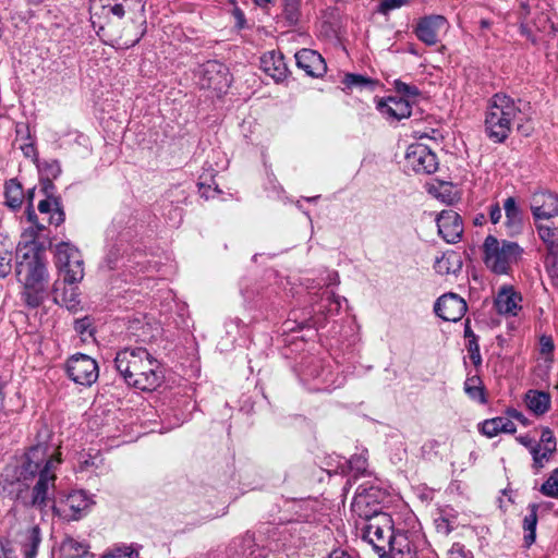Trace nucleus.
Here are the masks:
<instances>
[{
  "label": "nucleus",
  "instance_id": "nucleus-1",
  "mask_svg": "<svg viewBox=\"0 0 558 558\" xmlns=\"http://www.w3.org/2000/svg\"><path fill=\"white\" fill-rule=\"evenodd\" d=\"M61 462V451L48 439L31 446L16 465L5 469L7 480L12 476L16 482L25 483V486L37 477L32 488L19 489L16 499L26 508L45 512L54 498L56 471Z\"/></svg>",
  "mask_w": 558,
  "mask_h": 558
},
{
  "label": "nucleus",
  "instance_id": "nucleus-2",
  "mask_svg": "<svg viewBox=\"0 0 558 558\" xmlns=\"http://www.w3.org/2000/svg\"><path fill=\"white\" fill-rule=\"evenodd\" d=\"M23 234L16 248V276L23 283L22 298L31 308L38 307L45 299L48 272L44 245Z\"/></svg>",
  "mask_w": 558,
  "mask_h": 558
},
{
  "label": "nucleus",
  "instance_id": "nucleus-3",
  "mask_svg": "<svg viewBox=\"0 0 558 558\" xmlns=\"http://www.w3.org/2000/svg\"><path fill=\"white\" fill-rule=\"evenodd\" d=\"M114 366L128 386L142 391L155 390L163 379L159 361L142 347L120 350Z\"/></svg>",
  "mask_w": 558,
  "mask_h": 558
},
{
  "label": "nucleus",
  "instance_id": "nucleus-4",
  "mask_svg": "<svg viewBox=\"0 0 558 558\" xmlns=\"http://www.w3.org/2000/svg\"><path fill=\"white\" fill-rule=\"evenodd\" d=\"M520 111L513 98L502 93L495 94L486 112L487 136L495 143L505 142L511 131L512 121Z\"/></svg>",
  "mask_w": 558,
  "mask_h": 558
},
{
  "label": "nucleus",
  "instance_id": "nucleus-5",
  "mask_svg": "<svg viewBox=\"0 0 558 558\" xmlns=\"http://www.w3.org/2000/svg\"><path fill=\"white\" fill-rule=\"evenodd\" d=\"M484 260L486 266L495 274H508L512 264H515L523 254V248L512 241H499L488 235L484 242Z\"/></svg>",
  "mask_w": 558,
  "mask_h": 558
},
{
  "label": "nucleus",
  "instance_id": "nucleus-6",
  "mask_svg": "<svg viewBox=\"0 0 558 558\" xmlns=\"http://www.w3.org/2000/svg\"><path fill=\"white\" fill-rule=\"evenodd\" d=\"M365 521L361 529V536L372 545L378 556L393 547L399 535H410L405 531H395L391 517L388 513L373 515Z\"/></svg>",
  "mask_w": 558,
  "mask_h": 558
},
{
  "label": "nucleus",
  "instance_id": "nucleus-7",
  "mask_svg": "<svg viewBox=\"0 0 558 558\" xmlns=\"http://www.w3.org/2000/svg\"><path fill=\"white\" fill-rule=\"evenodd\" d=\"M56 265L64 274L63 283L75 284L84 277L83 259L80 251L70 243L56 246Z\"/></svg>",
  "mask_w": 558,
  "mask_h": 558
},
{
  "label": "nucleus",
  "instance_id": "nucleus-8",
  "mask_svg": "<svg viewBox=\"0 0 558 558\" xmlns=\"http://www.w3.org/2000/svg\"><path fill=\"white\" fill-rule=\"evenodd\" d=\"M385 493L376 486L361 484L356 488L352 500V510L362 519L368 520L373 515L386 514L380 511V502Z\"/></svg>",
  "mask_w": 558,
  "mask_h": 558
},
{
  "label": "nucleus",
  "instance_id": "nucleus-9",
  "mask_svg": "<svg viewBox=\"0 0 558 558\" xmlns=\"http://www.w3.org/2000/svg\"><path fill=\"white\" fill-rule=\"evenodd\" d=\"M65 372L71 380L82 386H92L99 376V367L92 356L75 353L66 360Z\"/></svg>",
  "mask_w": 558,
  "mask_h": 558
},
{
  "label": "nucleus",
  "instance_id": "nucleus-10",
  "mask_svg": "<svg viewBox=\"0 0 558 558\" xmlns=\"http://www.w3.org/2000/svg\"><path fill=\"white\" fill-rule=\"evenodd\" d=\"M530 208L534 226L538 232V226H550L553 218L558 217V195L550 191H537L531 196Z\"/></svg>",
  "mask_w": 558,
  "mask_h": 558
},
{
  "label": "nucleus",
  "instance_id": "nucleus-11",
  "mask_svg": "<svg viewBox=\"0 0 558 558\" xmlns=\"http://www.w3.org/2000/svg\"><path fill=\"white\" fill-rule=\"evenodd\" d=\"M405 166L415 173L432 174L438 169V159L426 145L416 143L407 149Z\"/></svg>",
  "mask_w": 558,
  "mask_h": 558
},
{
  "label": "nucleus",
  "instance_id": "nucleus-12",
  "mask_svg": "<svg viewBox=\"0 0 558 558\" xmlns=\"http://www.w3.org/2000/svg\"><path fill=\"white\" fill-rule=\"evenodd\" d=\"M466 311V302L460 295L452 292L439 296L434 304L435 314L446 322L460 320Z\"/></svg>",
  "mask_w": 558,
  "mask_h": 558
},
{
  "label": "nucleus",
  "instance_id": "nucleus-13",
  "mask_svg": "<svg viewBox=\"0 0 558 558\" xmlns=\"http://www.w3.org/2000/svg\"><path fill=\"white\" fill-rule=\"evenodd\" d=\"M438 234L447 243H457L463 233V222L460 215L452 210H442L436 218Z\"/></svg>",
  "mask_w": 558,
  "mask_h": 558
},
{
  "label": "nucleus",
  "instance_id": "nucleus-14",
  "mask_svg": "<svg viewBox=\"0 0 558 558\" xmlns=\"http://www.w3.org/2000/svg\"><path fill=\"white\" fill-rule=\"evenodd\" d=\"M447 28V20L442 15H429L422 17L415 28L416 37L427 46H435L438 43V34Z\"/></svg>",
  "mask_w": 558,
  "mask_h": 558
},
{
  "label": "nucleus",
  "instance_id": "nucleus-15",
  "mask_svg": "<svg viewBox=\"0 0 558 558\" xmlns=\"http://www.w3.org/2000/svg\"><path fill=\"white\" fill-rule=\"evenodd\" d=\"M201 85L203 88L221 90L229 83L228 69L217 60H209L203 64L201 70Z\"/></svg>",
  "mask_w": 558,
  "mask_h": 558
},
{
  "label": "nucleus",
  "instance_id": "nucleus-16",
  "mask_svg": "<svg viewBox=\"0 0 558 558\" xmlns=\"http://www.w3.org/2000/svg\"><path fill=\"white\" fill-rule=\"evenodd\" d=\"M90 499L84 490H73L70 493L65 499V507L69 508L70 512H66V509L60 510L56 505L54 500L50 502L48 508H51L52 511L63 517L66 520H78L82 513L90 506Z\"/></svg>",
  "mask_w": 558,
  "mask_h": 558
},
{
  "label": "nucleus",
  "instance_id": "nucleus-17",
  "mask_svg": "<svg viewBox=\"0 0 558 558\" xmlns=\"http://www.w3.org/2000/svg\"><path fill=\"white\" fill-rule=\"evenodd\" d=\"M296 65L308 76H323L327 70L324 58L315 50L303 48L295 53Z\"/></svg>",
  "mask_w": 558,
  "mask_h": 558
},
{
  "label": "nucleus",
  "instance_id": "nucleus-18",
  "mask_svg": "<svg viewBox=\"0 0 558 558\" xmlns=\"http://www.w3.org/2000/svg\"><path fill=\"white\" fill-rule=\"evenodd\" d=\"M377 110L386 118L400 121L411 116V105L401 97H388L379 99L376 105Z\"/></svg>",
  "mask_w": 558,
  "mask_h": 558
},
{
  "label": "nucleus",
  "instance_id": "nucleus-19",
  "mask_svg": "<svg viewBox=\"0 0 558 558\" xmlns=\"http://www.w3.org/2000/svg\"><path fill=\"white\" fill-rule=\"evenodd\" d=\"M41 530L36 524H28L17 534V543L24 558H36L41 543Z\"/></svg>",
  "mask_w": 558,
  "mask_h": 558
},
{
  "label": "nucleus",
  "instance_id": "nucleus-20",
  "mask_svg": "<svg viewBox=\"0 0 558 558\" xmlns=\"http://www.w3.org/2000/svg\"><path fill=\"white\" fill-rule=\"evenodd\" d=\"M522 296L512 287H502L496 298L495 307L496 311L501 315L515 316L521 310Z\"/></svg>",
  "mask_w": 558,
  "mask_h": 558
},
{
  "label": "nucleus",
  "instance_id": "nucleus-21",
  "mask_svg": "<svg viewBox=\"0 0 558 558\" xmlns=\"http://www.w3.org/2000/svg\"><path fill=\"white\" fill-rule=\"evenodd\" d=\"M260 65L265 73L271 76L276 82H281L287 77L288 68L283 56L276 51H269L260 58Z\"/></svg>",
  "mask_w": 558,
  "mask_h": 558
},
{
  "label": "nucleus",
  "instance_id": "nucleus-22",
  "mask_svg": "<svg viewBox=\"0 0 558 558\" xmlns=\"http://www.w3.org/2000/svg\"><path fill=\"white\" fill-rule=\"evenodd\" d=\"M379 558H417V549L411 535H399L395 546L381 553Z\"/></svg>",
  "mask_w": 558,
  "mask_h": 558
},
{
  "label": "nucleus",
  "instance_id": "nucleus-23",
  "mask_svg": "<svg viewBox=\"0 0 558 558\" xmlns=\"http://www.w3.org/2000/svg\"><path fill=\"white\" fill-rule=\"evenodd\" d=\"M504 210L506 215V227L511 234L520 233L523 228V210L512 196L504 202Z\"/></svg>",
  "mask_w": 558,
  "mask_h": 558
},
{
  "label": "nucleus",
  "instance_id": "nucleus-24",
  "mask_svg": "<svg viewBox=\"0 0 558 558\" xmlns=\"http://www.w3.org/2000/svg\"><path fill=\"white\" fill-rule=\"evenodd\" d=\"M480 430L483 435L492 438L497 436L499 433L513 434L517 430V426L509 417L497 416L485 420L481 424Z\"/></svg>",
  "mask_w": 558,
  "mask_h": 558
},
{
  "label": "nucleus",
  "instance_id": "nucleus-25",
  "mask_svg": "<svg viewBox=\"0 0 558 558\" xmlns=\"http://www.w3.org/2000/svg\"><path fill=\"white\" fill-rule=\"evenodd\" d=\"M126 245L121 241L109 248L101 267L108 270L129 267L128 263L131 262L130 256L126 254Z\"/></svg>",
  "mask_w": 558,
  "mask_h": 558
},
{
  "label": "nucleus",
  "instance_id": "nucleus-26",
  "mask_svg": "<svg viewBox=\"0 0 558 558\" xmlns=\"http://www.w3.org/2000/svg\"><path fill=\"white\" fill-rule=\"evenodd\" d=\"M434 269L439 275H457L462 269L461 256L454 251H448L436 258Z\"/></svg>",
  "mask_w": 558,
  "mask_h": 558
},
{
  "label": "nucleus",
  "instance_id": "nucleus-27",
  "mask_svg": "<svg viewBox=\"0 0 558 558\" xmlns=\"http://www.w3.org/2000/svg\"><path fill=\"white\" fill-rule=\"evenodd\" d=\"M525 404L535 415H543L550 409V395L539 390H529L525 393Z\"/></svg>",
  "mask_w": 558,
  "mask_h": 558
},
{
  "label": "nucleus",
  "instance_id": "nucleus-28",
  "mask_svg": "<svg viewBox=\"0 0 558 558\" xmlns=\"http://www.w3.org/2000/svg\"><path fill=\"white\" fill-rule=\"evenodd\" d=\"M341 308V298L333 292L325 290L322 293L320 301L316 303L313 311L322 314L325 318L339 313Z\"/></svg>",
  "mask_w": 558,
  "mask_h": 558
},
{
  "label": "nucleus",
  "instance_id": "nucleus-29",
  "mask_svg": "<svg viewBox=\"0 0 558 558\" xmlns=\"http://www.w3.org/2000/svg\"><path fill=\"white\" fill-rule=\"evenodd\" d=\"M69 286V288L64 287L62 291H60V288L57 286V283L54 284V301L62 304L70 311H75L80 305L77 287L74 284Z\"/></svg>",
  "mask_w": 558,
  "mask_h": 558
},
{
  "label": "nucleus",
  "instance_id": "nucleus-30",
  "mask_svg": "<svg viewBox=\"0 0 558 558\" xmlns=\"http://www.w3.org/2000/svg\"><path fill=\"white\" fill-rule=\"evenodd\" d=\"M539 506L537 504L529 505V514L523 519V530L525 532L524 543L530 547L536 539V525H537V511Z\"/></svg>",
  "mask_w": 558,
  "mask_h": 558
},
{
  "label": "nucleus",
  "instance_id": "nucleus-31",
  "mask_svg": "<svg viewBox=\"0 0 558 558\" xmlns=\"http://www.w3.org/2000/svg\"><path fill=\"white\" fill-rule=\"evenodd\" d=\"M89 546L85 542L66 537L60 546L62 558H83L88 554Z\"/></svg>",
  "mask_w": 558,
  "mask_h": 558
},
{
  "label": "nucleus",
  "instance_id": "nucleus-32",
  "mask_svg": "<svg viewBox=\"0 0 558 558\" xmlns=\"http://www.w3.org/2000/svg\"><path fill=\"white\" fill-rule=\"evenodd\" d=\"M434 524L438 534L449 535L457 527V517L453 514V509H441L438 517L434 519Z\"/></svg>",
  "mask_w": 558,
  "mask_h": 558
},
{
  "label": "nucleus",
  "instance_id": "nucleus-33",
  "mask_svg": "<svg viewBox=\"0 0 558 558\" xmlns=\"http://www.w3.org/2000/svg\"><path fill=\"white\" fill-rule=\"evenodd\" d=\"M4 195L5 204L10 208L16 209L21 207L24 198V193L21 183L16 179H10L9 181L5 182Z\"/></svg>",
  "mask_w": 558,
  "mask_h": 558
},
{
  "label": "nucleus",
  "instance_id": "nucleus-34",
  "mask_svg": "<svg viewBox=\"0 0 558 558\" xmlns=\"http://www.w3.org/2000/svg\"><path fill=\"white\" fill-rule=\"evenodd\" d=\"M464 392L470 399L480 402L481 404L487 403L485 387L482 379L476 376H469L464 381Z\"/></svg>",
  "mask_w": 558,
  "mask_h": 558
},
{
  "label": "nucleus",
  "instance_id": "nucleus-35",
  "mask_svg": "<svg viewBox=\"0 0 558 558\" xmlns=\"http://www.w3.org/2000/svg\"><path fill=\"white\" fill-rule=\"evenodd\" d=\"M538 238L546 246V251L558 257V235L554 226H538Z\"/></svg>",
  "mask_w": 558,
  "mask_h": 558
},
{
  "label": "nucleus",
  "instance_id": "nucleus-36",
  "mask_svg": "<svg viewBox=\"0 0 558 558\" xmlns=\"http://www.w3.org/2000/svg\"><path fill=\"white\" fill-rule=\"evenodd\" d=\"M342 83L349 89L359 88V89H371L372 90L377 85V81L372 80L362 74H354V73L345 74Z\"/></svg>",
  "mask_w": 558,
  "mask_h": 558
},
{
  "label": "nucleus",
  "instance_id": "nucleus-37",
  "mask_svg": "<svg viewBox=\"0 0 558 558\" xmlns=\"http://www.w3.org/2000/svg\"><path fill=\"white\" fill-rule=\"evenodd\" d=\"M556 452V450H551L550 448H542L539 444L536 449L532 450V469L535 474H538L539 471L545 466V464L551 459V456Z\"/></svg>",
  "mask_w": 558,
  "mask_h": 558
},
{
  "label": "nucleus",
  "instance_id": "nucleus-38",
  "mask_svg": "<svg viewBox=\"0 0 558 558\" xmlns=\"http://www.w3.org/2000/svg\"><path fill=\"white\" fill-rule=\"evenodd\" d=\"M36 165L41 172V178L54 180L61 174V166L57 159L38 161Z\"/></svg>",
  "mask_w": 558,
  "mask_h": 558
},
{
  "label": "nucleus",
  "instance_id": "nucleus-39",
  "mask_svg": "<svg viewBox=\"0 0 558 558\" xmlns=\"http://www.w3.org/2000/svg\"><path fill=\"white\" fill-rule=\"evenodd\" d=\"M539 492L544 496L558 498V468L555 469L548 478L542 484Z\"/></svg>",
  "mask_w": 558,
  "mask_h": 558
},
{
  "label": "nucleus",
  "instance_id": "nucleus-40",
  "mask_svg": "<svg viewBox=\"0 0 558 558\" xmlns=\"http://www.w3.org/2000/svg\"><path fill=\"white\" fill-rule=\"evenodd\" d=\"M555 350L554 340L550 336L543 335L539 338V353L545 356V363L547 364V367L549 368L554 357L553 353Z\"/></svg>",
  "mask_w": 558,
  "mask_h": 558
},
{
  "label": "nucleus",
  "instance_id": "nucleus-41",
  "mask_svg": "<svg viewBox=\"0 0 558 558\" xmlns=\"http://www.w3.org/2000/svg\"><path fill=\"white\" fill-rule=\"evenodd\" d=\"M546 272L551 279L553 284L558 288V257L549 252L546 253L544 259Z\"/></svg>",
  "mask_w": 558,
  "mask_h": 558
},
{
  "label": "nucleus",
  "instance_id": "nucleus-42",
  "mask_svg": "<svg viewBox=\"0 0 558 558\" xmlns=\"http://www.w3.org/2000/svg\"><path fill=\"white\" fill-rule=\"evenodd\" d=\"M12 270V253L0 242V278L7 277Z\"/></svg>",
  "mask_w": 558,
  "mask_h": 558
},
{
  "label": "nucleus",
  "instance_id": "nucleus-43",
  "mask_svg": "<svg viewBox=\"0 0 558 558\" xmlns=\"http://www.w3.org/2000/svg\"><path fill=\"white\" fill-rule=\"evenodd\" d=\"M254 544V537L251 533H245L243 536L234 538L230 545L229 550L235 549L238 553V548H241V555H245L247 549H251Z\"/></svg>",
  "mask_w": 558,
  "mask_h": 558
},
{
  "label": "nucleus",
  "instance_id": "nucleus-44",
  "mask_svg": "<svg viewBox=\"0 0 558 558\" xmlns=\"http://www.w3.org/2000/svg\"><path fill=\"white\" fill-rule=\"evenodd\" d=\"M101 558H138V551L133 546H121L112 549Z\"/></svg>",
  "mask_w": 558,
  "mask_h": 558
},
{
  "label": "nucleus",
  "instance_id": "nucleus-45",
  "mask_svg": "<svg viewBox=\"0 0 558 558\" xmlns=\"http://www.w3.org/2000/svg\"><path fill=\"white\" fill-rule=\"evenodd\" d=\"M348 463L350 470L355 473V476L365 474L367 468V459L364 454L352 456Z\"/></svg>",
  "mask_w": 558,
  "mask_h": 558
},
{
  "label": "nucleus",
  "instance_id": "nucleus-46",
  "mask_svg": "<svg viewBox=\"0 0 558 558\" xmlns=\"http://www.w3.org/2000/svg\"><path fill=\"white\" fill-rule=\"evenodd\" d=\"M466 349L470 355V359L474 366H480L482 364V356L480 352V344L477 337H473V339H470L466 344Z\"/></svg>",
  "mask_w": 558,
  "mask_h": 558
},
{
  "label": "nucleus",
  "instance_id": "nucleus-47",
  "mask_svg": "<svg viewBox=\"0 0 558 558\" xmlns=\"http://www.w3.org/2000/svg\"><path fill=\"white\" fill-rule=\"evenodd\" d=\"M542 448H550L551 450H557V441L553 430L549 427H544L542 429L539 442Z\"/></svg>",
  "mask_w": 558,
  "mask_h": 558
},
{
  "label": "nucleus",
  "instance_id": "nucleus-48",
  "mask_svg": "<svg viewBox=\"0 0 558 558\" xmlns=\"http://www.w3.org/2000/svg\"><path fill=\"white\" fill-rule=\"evenodd\" d=\"M448 558H473V553L463 544L454 543L448 551Z\"/></svg>",
  "mask_w": 558,
  "mask_h": 558
},
{
  "label": "nucleus",
  "instance_id": "nucleus-49",
  "mask_svg": "<svg viewBox=\"0 0 558 558\" xmlns=\"http://www.w3.org/2000/svg\"><path fill=\"white\" fill-rule=\"evenodd\" d=\"M61 202L58 197L45 198L39 202L38 210L40 214H51L54 208L59 207Z\"/></svg>",
  "mask_w": 558,
  "mask_h": 558
},
{
  "label": "nucleus",
  "instance_id": "nucleus-50",
  "mask_svg": "<svg viewBox=\"0 0 558 558\" xmlns=\"http://www.w3.org/2000/svg\"><path fill=\"white\" fill-rule=\"evenodd\" d=\"M407 2L408 0H380L378 12L381 14H387L392 10L401 8Z\"/></svg>",
  "mask_w": 558,
  "mask_h": 558
},
{
  "label": "nucleus",
  "instance_id": "nucleus-51",
  "mask_svg": "<svg viewBox=\"0 0 558 558\" xmlns=\"http://www.w3.org/2000/svg\"><path fill=\"white\" fill-rule=\"evenodd\" d=\"M395 88L398 93L408 96V97H416L420 95V90L414 85H409L407 83H403L401 81L395 82Z\"/></svg>",
  "mask_w": 558,
  "mask_h": 558
},
{
  "label": "nucleus",
  "instance_id": "nucleus-52",
  "mask_svg": "<svg viewBox=\"0 0 558 558\" xmlns=\"http://www.w3.org/2000/svg\"><path fill=\"white\" fill-rule=\"evenodd\" d=\"M15 133H16V141H21L22 143L34 140L31 134L29 125L27 123L17 122L15 124Z\"/></svg>",
  "mask_w": 558,
  "mask_h": 558
},
{
  "label": "nucleus",
  "instance_id": "nucleus-53",
  "mask_svg": "<svg viewBox=\"0 0 558 558\" xmlns=\"http://www.w3.org/2000/svg\"><path fill=\"white\" fill-rule=\"evenodd\" d=\"M20 149L26 158H31L36 163L38 162V154L34 140L22 143Z\"/></svg>",
  "mask_w": 558,
  "mask_h": 558
},
{
  "label": "nucleus",
  "instance_id": "nucleus-54",
  "mask_svg": "<svg viewBox=\"0 0 558 558\" xmlns=\"http://www.w3.org/2000/svg\"><path fill=\"white\" fill-rule=\"evenodd\" d=\"M74 329L76 332H78L81 335H85V333L92 335L90 319L88 317L76 319L74 323Z\"/></svg>",
  "mask_w": 558,
  "mask_h": 558
},
{
  "label": "nucleus",
  "instance_id": "nucleus-55",
  "mask_svg": "<svg viewBox=\"0 0 558 558\" xmlns=\"http://www.w3.org/2000/svg\"><path fill=\"white\" fill-rule=\"evenodd\" d=\"M65 219V215L62 208V205L54 208V210L51 213L49 217V223L54 226H60Z\"/></svg>",
  "mask_w": 558,
  "mask_h": 558
},
{
  "label": "nucleus",
  "instance_id": "nucleus-56",
  "mask_svg": "<svg viewBox=\"0 0 558 558\" xmlns=\"http://www.w3.org/2000/svg\"><path fill=\"white\" fill-rule=\"evenodd\" d=\"M52 181H53V179H47V178H41V180H40L41 191L44 192V194L46 195L47 198L54 197L53 196L54 184Z\"/></svg>",
  "mask_w": 558,
  "mask_h": 558
},
{
  "label": "nucleus",
  "instance_id": "nucleus-57",
  "mask_svg": "<svg viewBox=\"0 0 558 558\" xmlns=\"http://www.w3.org/2000/svg\"><path fill=\"white\" fill-rule=\"evenodd\" d=\"M26 216H27L28 221L32 222L37 228L38 231H43L45 229V226L40 225L38 222L37 215L34 210L33 204H31V203L27 205Z\"/></svg>",
  "mask_w": 558,
  "mask_h": 558
},
{
  "label": "nucleus",
  "instance_id": "nucleus-58",
  "mask_svg": "<svg viewBox=\"0 0 558 558\" xmlns=\"http://www.w3.org/2000/svg\"><path fill=\"white\" fill-rule=\"evenodd\" d=\"M517 441L530 450L532 453L533 449H536L539 444L535 442L529 435H520L517 437Z\"/></svg>",
  "mask_w": 558,
  "mask_h": 558
},
{
  "label": "nucleus",
  "instance_id": "nucleus-59",
  "mask_svg": "<svg viewBox=\"0 0 558 558\" xmlns=\"http://www.w3.org/2000/svg\"><path fill=\"white\" fill-rule=\"evenodd\" d=\"M502 217L501 208L498 203L494 204L489 208V219L490 221L496 225L500 221Z\"/></svg>",
  "mask_w": 558,
  "mask_h": 558
},
{
  "label": "nucleus",
  "instance_id": "nucleus-60",
  "mask_svg": "<svg viewBox=\"0 0 558 558\" xmlns=\"http://www.w3.org/2000/svg\"><path fill=\"white\" fill-rule=\"evenodd\" d=\"M102 8L105 10L107 9L108 12H110L111 14L116 15L119 19H122L124 16V14H125L124 7L121 3H116V4H112V5L111 4L104 5Z\"/></svg>",
  "mask_w": 558,
  "mask_h": 558
},
{
  "label": "nucleus",
  "instance_id": "nucleus-61",
  "mask_svg": "<svg viewBox=\"0 0 558 558\" xmlns=\"http://www.w3.org/2000/svg\"><path fill=\"white\" fill-rule=\"evenodd\" d=\"M299 5L300 4H294L293 7H290V5H288V3L284 2V13L289 21L296 20Z\"/></svg>",
  "mask_w": 558,
  "mask_h": 558
},
{
  "label": "nucleus",
  "instance_id": "nucleus-62",
  "mask_svg": "<svg viewBox=\"0 0 558 558\" xmlns=\"http://www.w3.org/2000/svg\"><path fill=\"white\" fill-rule=\"evenodd\" d=\"M198 186H199V192H201L203 197L209 198V197L214 196L213 194H210V191H211V185L210 184H207L206 182L201 181L198 183Z\"/></svg>",
  "mask_w": 558,
  "mask_h": 558
},
{
  "label": "nucleus",
  "instance_id": "nucleus-63",
  "mask_svg": "<svg viewBox=\"0 0 558 558\" xmlns=\"http://www.w3.org/2000/svg\"><path fill=\"white\" fill-rule=\"evenodd\" d=\"M233 14H234V16H235V19H236V22H238L236 24H238V26H239L240 28H243V27H244V24H245V15H244V13L242 12V10H240V9H238V8H236V9L233 11Z\"/></svg>",
  "mask_w": 558,
  "mask_h": 558
},
{
  "label": "nucleus",
  "instance_id": "nucleus-64",
  "mask_svg": "<svg viewBox=\"0 0 558 558\" xmlns=\"http://www.w3.org/2000/svg\"><path fill=\"white\" fill-rule=\"evenodd\" d=\"M507 414H508L509 417H512V418H514L517 421H520L522 423H524V421H525L524 415L520 411H518L515 409H508L507 410Z\"/></svg>",
  "mask_w": 558,
  "mask_h": 558
}]
</instances>
